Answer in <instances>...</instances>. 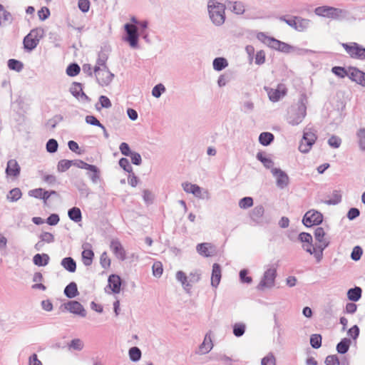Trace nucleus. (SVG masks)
I'll return each instance as SVG.
<instances>
[{
	"label": "nucleus",
	"instance_id": "nucleus-35",
	"mask_svg": "<svg viewBox=\"0 0 365 365\" xmlns=\"http://www.w3.org/2000/svg\"><path fill=\"white\" fill-rule=\"evenodd\" d=\"M256 158L261 162L267 169L274 168V161L269 157L266 156L263 152H258Z\"/></svg>",
	"mask_w": 365,
	"mask_h": 365
},
{
	"label": "nucleus",
	"instance_id": "nucleus-22",
	"mask_svg": "<svg viewBox=\"0 0 365 365\" xmlns=\"http://www.w3.org/2000/svg\"><path fill=\"white\" fill-rule=\"evenodd\" d=\"M222 277L221 267L217 263H214L212 265V274H211V285L217 288L220 282Z\"/></svg>",
	"mask_w": 365,
	"mask_h": 365
},
{
	"label": "nucleus",
	"instance_id": "nucleus-34",
	"mask_svg": "<svg viewBox=\"0 0 365 365\" xmlns=\"http://www.w3.org/2000/svg\"><path fill=\"white\" fill-rule=\"evenodd\" d=\"M175 278L178 282L181 283L185 290L187 291L192 287V284H190L188 282L187 276L184 272L181 270L178 271L175 274Z\"/></svg>",
	"mask_w": 365,
	"mask_h": 365
},
{
	"label": "nucleus",
	"instance_id": "nucleus-57",
	"mask_svg": "<svg viewBox=\"0 0 365 365\" xmlns=\"http://www.w3.org/2000/svg\"><path fill=\"white\" fill-rule=\"evenodd\" d=\"M328 145L334 148H338L341 144V139L335 135H331L327 141Z\"/></svg>",
	"mask_w": 365,
	"mask_h": 365
},
{
	"label": "nucleus",
	"instance_id": "nucleus-13",
	"mask_svg": "<svg viewBox=\"0 0 365 365\" xmlns=\"http://www.w3.org/2000/svg\"><path fill=\"white\" fill-rule=\"evenodd\" d=\"M271 173L276 179V185L279 189H284L289 183L288 175L280 168H272Z\"/></svg>",
	"mask_w": 365,
	"mask_h": 365
},
{
	"label": "nucleus",
	"instance_id": "nucleus-53",
	"mask_svg": "<svg viewBox=\"0 0 365 365\" xmlns=\"http://www.w3.org/2000/svg\"><path fill=\"white\" fill-rule=\"evenodd\" d=\"M249 271L247 269H242L240 271L239 277L241 283L250 284L252 282V278L248 276Z\"/></svg>",
	"mask_w": 365,
	"mask_h": 365
},
{
	"label": "nucleus",
	"instance_id": "nucleus-32",
	"mask_svg": "<svg viewBox=\"0 0 365 365\" xmlns=\"http://www.w3.org/2000/svg\"><path fill=\"white\" fill-rule=\"evenodd\" d=\"M297 24H296V31L299 32H304L307 31L311 25V20L307 19H304L301 16H297Z\"/></svg>",
	"mask_w": 365,
	"mask_h": 365
},
{
	"label": "nucleus",
	"instance_id": "nucleus-30",
	"mask_svg": "<svg viewBox=\"0 0 365 365\" xmlns=\"http://www.w3.org/2000/svg\"><path fill=\"white\" fill-rule=\"evenodd\" d=\"M87 173L88 177L93 184H97L101 180V170L95 165H93Z\"/></svg>",
	"mask_w": 365,
	"mask_h": 365
},
{
	"label": "nucleus",
	"instance_id": "nucleus-20",
	"mask_svg": "<svg viewBox=\"0 0 365 365\" xmlns=\"http://www.w3.org/2000/svg\"><path fill=\"white\" fill-rule=\"evenodd\" d=\"M21 168L18 162L14 159H11L7 162L6 168V174L7 176L17 177L19 175Z\"/></svg>",
	"mask_w": 365,
	"mask_h": 365
},
{
	"label": "nucleus",
	"instance_id": "nucleus-33",
	"mask_svg": "<svg viewBox=\"0 0 365 365\" xmlns=\"http://www.w3.org/2000/svg\"><path fill=\"white\" fill-rule=\"evenodd\" d=\"M264 212V209L262 205H257L255 207L250 213V217L255 222L259 223L261 220Z\"/></svg>",
	"mask_w": 365,
	"mask_h": 365
},
{
	"label": "nucleus",
	"instance_id": "nucleus-50",
	"mask_svg": "<svg viewBox=\"0 0 365 365\" xmlns=\"http://www.w3.org/2000/svg\"><path fill=\"white\" fill-rule=\"evenodd\" d=\"M73 163V160H61L58 161L57 165V170L59 173H63L66 172L67 170H68L71 165Z\"/></svg>",
	"mask_w": 365,
	"mask_h": 365
},
{
	"label": "nucleus",
	"instance_id": "nucleus-29",
	"mask_svg": "<svg viewBox=\"0 0 365 365\" xmlns=\"http://www.w3.org/2000/svg\"><path fill=\"white\" fill-rule=\"evenodd\" d=\"M64 294L69 299H73L78 295V287L76 282H70L64 289Z\"/></svg>",
	"mask_w": 365,
	"mask_h": 365
},
{
	"label": "nucleus",
	"instance_id": "nucleus-1",
	"mask_svg": "<svg viewBox=\"0 0 365 365\" xmlns=\"http://www.w3.org/2000/svg\"><path fill=\"white\" fill-rule=\"evenodd\" d=\"M257 38L271 48L284 53H295L299 55H303L308 52L307 49L291 46L285 42L277 40L274 37L268 36L263 32H259L257 35Z\"/></svg>",
	"mask_w": 365,
	"mask_h": 365
},
{
	"label": "nucleus",
	"instance_id": "nucleus-2",
	"mask_svg": "<svg viewBox=\"0 0 365 365\" xmlns=\"http://www.w3.org/2000/svg\"><path fill=\"white\" fill-rule=\"evenodd\" d=\"M307 97L302 94L297 104L292 106L287 112V120L292 125H298L307 115Z\"/></svg>",
	"mask_w": 365,
	"mask_h": 365
},
{
	"label": "nucleus",
	"instance_id": "nucleus-48",
	"mask_svg": "<svg viewBox=\"0 0 365 365\" xmlns=\"http://www.w3.org/2000/svg\"><path fill=\"white\" fill-rule=\"evenodd\" d=\"M66 71L68 76L74 77L80 73L81 68L77 63H71L67 66Z\"/></svg>",
	"mask_w": 365,
	"mask_h": 365
},
{
	"label": "nucleus",
	"instance_id": "nucleus-44",
	"mask_svg": "<svg viewBox=\"0 0 365 365\" xmlns=\"http://www.w3.org/2000/svg\"><path fill=\"white\" fill-rule=\"evenodd\" d=\"M7 66L10 70L21 72L24 68V63L16 59L11 58L7 61Z\"/></svg>",
	"mask_w": 365,
	"mask_h": 365
},
{
	"label": "nucleus",
	"instance_id": "nucleus-12",
	"mask_svg": "<svg viewBox=\"0 0 365 365\" xmlns=\"http://www.w3.org/2000/svg\"><path fill=\"white\" fill-rule=\"evenodd\" d=\"M61 308H63L64 310L81 317H85L86 316V311L83 306L76 300L68 301V302L63 304L61 306Z\"/></svg>",
	"mask_w": 365,
	"mask_h": 365
},
{
	"label": "nucleus",
	"instance_id": "nucleus-45",
	"mask_svg": "<svg viewBox=\"0 0 365 365\" xmlns=\"http://www.w3.org/2000/svg\"><path fill=\"white\" fill-rule=\"evenodd\" d=\"M246 330V325L242 322H237L232 326V332L236 337H241Z\"/></svg>",
	"mask_w": 365,
	"mask_h": 365
},
{
	"label": "nucleus",
	"instance_id": "nucleus-55",
	"mask_svg": "<svg viewBox=\"0 0 365 365\" xmlns=\"http://www.w3.org/2000/svg\"><path fill=\"white\" fill-rule=\"evenodd\" d=\"M46 150L48 153H54L57 151L58 148V142L56 139H49L46 145Z\"/></svg>",
	"mask_w": 365,
	"mask_h": 365
},
{
	"label": "nucleus",
	"instance_id": "nucleus-54",
	"mask_svg": "<svg viewBox=\"0 0 365 365\" xmlns=\"http://www.w3.org/2000/svg\"><path fill=\"white\" fill-rule=\"evenodd\" d=\"M322 336L318 334H312L310 336V344L314 349H319L322 346Z\"/></svg>",
	"mask_w": 365,
	"mask_h": 365
},
{
	"label": "nucleus",
	"instance_id": "nucleus-36",
	"mask_svg": "<svg viewBox=\"0 0 365 365\" xmlns=\"http://www.w3.org/2000/svg\"><path fill=\"white\" fill-rule=\"evenodd\" d=\"M274 140V135L269 132H262L259 135V142L264 146L269 145Z\"/></svg>",
	"mask_w": 365,
	"mask_h": 365
},
{
	"label": "nucleus",
	"instance_id": "nucleus-46",
	"mask_svg": "<svg viewBox=\"0 0 365 365\" xmlns=\"http://www.w3.org/2000/svg\"><path fill=\"white\" fill-rule=\"evenodd\" d=\"M233 78V74L232 72H225V73L220 75L217 80V84L219 87H223L226 86L227 83L230 82Z\"/></svg>",
	"mask_w": 365,
	"mask_h": 365
},
{
	"label": "nucleus",
	"instance_id": "nucleus-39",
	"mask_svg": "<svg viewBox=\"0 0 365 365\" xmlns=\"http://www.w3.org/2000/svg\"><path fill=\"white\" fill-rule=\"evenodd\" d=\"M351 339L349 338L342 339L336 345V351L339 354H346L350 347L351 345Z\"/></svg>",
	"mask_w": 365,
	"mask_h": 365
},
{
	"label": "nucleus",
	"instance_id": "nucleus-38",
	"mask_svg": "<svg viewBox=\"0 0 365 365\" xmlns=\"http://www.w3.org/2000/svg\"><path fill=\"white\" fill-rule=\"evenodd\" d=\"M227 6L236 14H242L245 12V6L241 1H228L227 3Z\"/></svg>",
	"mask_w": 365,
	"mask_h": 365
},
{
	"label": "nucleus",
	"instance_id": "nucleus-9",
	"mask_svg": "<svg viewBox=\"0 0 365 365\" xmlns=\"http://www.w3.org/2000/svg\"><path fill=\"white\" fill-rule=\"evenodd\" d=\"M314 13L319 16L339 19L341 17L343 11L340 9L332 6H322L317 7L314 9Z\"/></svg>",
	"mask_w": 365,
	"mask_h": 365
},
{
	"label": "nucleus",
	"instance_id": "nucleus-59",
	"mask_svg": "<svg viewBox=\"0 0 365 365\" xmlns=\"http://www.w3.org/2000/svg\"><path fill=\"white\" fill-rule=\"evenodd\" d=\"M165 91V87L162 83L155 85L152 90V95L155 98H160L161 95Z\"/></svg>",
	"mask_w": 365,
	"mask_h": 365
},
{
	"label": "nucleus",
	"instance_id": "nucleus-61",
	"mask_svg": "<svg viewBox=\"0 0 365 365\" xmlns=\"http://www.w3.org/2000/svg\"><path fill=\"white\" fill-rule=\"evenodd\" d=\"M107 60H108L107 54L103 51L99 52L98 57V59L96 61V65L95 66H100L101 68L107 67V66H106Z\"/></svg>",
	"mask_w": 365,
	"mask_h": 365
},
{
	"label": "nucleus",
	"instance_id": "nucleus-62",
	"mask_svg": "<svg viewBox=\"0 0 365 365\" xmlns=\"http://www.w3.org/2000/svg\"><path fill=\"white\" fill-rule=\"evenodd\" d=\"M119 165L121 168H123L125 172L128 173H131L133 172V168L130 164L129 160L125 158H121L119 160Z\"/></svg>",
	"mask_w": 365,
	"mask_h": 365
},
{
	"label": "nucleus",
	"instance_id": "nucleus-58",
	"mask_svg": "<svg viewBox=\"0 0 365 365\" xmlns=\"http://www.w3.org/2000/svg\"><path fill=\"white\" fill-rule=\"evenodd\" d=\"M44 243H53L55 241L54 235L48 232H43L38 236Z\"/></svg>",
	"mask_w": 365,
	"mask_h": 365
},
{
	"label": "nucleus",
	"instance_id": "nucleus-63",
	"mask_svg": "<svg viewBox=\"0 0 365 365\" xmlns=\"http://www.w3.org/2000/svg\"><path fill=\"white\" fill-rule=\"evenodd\" d=\"M276 365V359L272 353H269L261 360L260 365Z\"/></svg>",
	"mask_w": 365,
	"mask_h": 365
},
{
	"label": "nucleus",
	"instance_id": "nucleus-14",
	"mask_svg": "<svg viewBox=\"0 0 365 365\" xmlns=\"http://www.w3.org/2000/svg\"><path fill=\"white\" fill-rule=\"evenodd\" d=\"M110 248L119 260L124 261L126 259L125 250L118 240H112Z\"/></svg>",
	"mask_w": 365,
	"mask_h": 365
},
{
	"label": "nucleus",
	"instance_id": "nucleus-49",
	"mask_svg": "<svg viewBox=\"0 0 365 365\" xmlns=\"http://www.w3.org/2000/svg\"><path fill=\"white\" fill-rule=\"evenodd\" d=\"M21 190L18 187H15L9 191L6 198L10 202H16L21 198Z\"/></svg>",
	"mask_w": 365,
	"mask_h": 365
},
{
	"label": "nucleus",
	"instance_id": "nucleus-47",
	"mask_svg": "<svg viewBox=\"0 0 365 365\" xmlns=\"http://www.w3.org/2000/svg\"><path fill=\"white\" fill-rule=\"evenodd\" d=\"M130 359L133 362L138 361L141 358V351L137 346L131 347L128 351Z\"/></svg>",
	"mask_w": 365,
	"mask_h": 365
},
{
	"label": "nucleus",
	"instance_id": "nucleus-27",
	"mask_svg": "<svg viewBox=\"0 0 365 365\" xmlns=\"http://www.w3.org/2000/svg\"><path fill=\"white\" fill-rule=\"evenodd\" d=\"M61 265L69 272H75L76 270V262L71 257H66L62 259Z\"/></svg>",
	"mask_w": 365,
	"mask_h": 365
},
{
	"label": "nucleus",
	"instance_id": "nucleus-17",
	"mask_svg": "<svg viewBox=\"0 0 365 365\" xmlns=\"http://www.w3.org/2000/svg\"><path fill=\"white\" fill-rule=\"evenodd\" d=\"M197 253L205 257L212 256L215 252V247L211 243L202 242L196 247Z\"/></svg>",
	"mask_w": 365,
	"mask_h": 365
},
{
	"label": "nucleus",
	"instance_id": "nucleus-52",
	"mask_svg": "<svg viewBox=\"0 0 365 365\" xmlns=\"http://www.w3.org/2000/svg\"><path fill=\"white\" fill-rule=\"evenodd\" d=\"M331 72L339 78H344L345 76L349 77V69L346 70L341 66H334L331 68Z\"/></svg>",
	"mask_w": 365,
	"mask_h": 365
},
{
	"label": "nucleus",
	"instance_id": "nucleus-11",
	"mask_svg": "<svg viewBox=\"0 0 365 365\" xmlns=\"http://www.w3.org/2000/svg\"><path fill=\"white\" fill-rule=\"evenodd\" d=\"M124 29L127 34L125 41L129 43L130 47L133 48H138L139 40L138 28L127 23L124 25Z\"/></svg>",
	"mask_w": 365,
	"mask_h": 365
},
{
	"label": "nucleus",
	"instance_id": "nucleus-51",
	"mask_svg": "<svg viewBox=\"0 0 365 365\" xmlns=\"http://www.w3.org/2000/svg\"><path fill=\"white\" fill-rule=\"evenodd\" d=\"M341 201V194L339 190H334L331 197L325 202L327 205H337Z\"/></svg>",
	"mask_w": 365,
	"mask_h": 365
},
{
	"label": "nucleus",
	"instance_id": "nucleus-7",
	"mask_svg": "<svg viewBox=\"0 0 365 365\" xmlns=\"http://www.w3.org/2000/svg\"><path fill=\"white\" fill-rule=\"evenodd\" d=\"M93 71L97 82L101 86H108L114 78V74L109 71L108 67L95 66Z\"/></svg>",
	"mask_w": 365,
	"mask_h": 365
},
{
	"label": "nucleus",
	"instance_id": "nucleus-15",
	"mask_svg": "<svg viewBox=\"0 0 365 365\" xmlns=\"http://www.w3.org/2000/svg\"><path fill=\"white\" fill-rule=\"evenodd\" d=\"M82 248L83 249L81 253L83 262L84 265L90 266L94 258V252L91 249L92 246L90 243L86 242L82 245Z\"/></svg>",
	"mask_w": 365,
	"mask_h": 365
},
{
	"label": "nucleus",
	"instance_id": "nucleus-41",
	"mask_svg": "<svg viewBox=\"0 0 365 365\" xmlns=\"http://www.w3.org/2000/svg\"><path fill=\"white\" fill-rule=\"evenodd\" d=\"M325 365H348L349 362L345 357L341 361L336 355H329L325 359Z\"/></svg>",
	"mask_w": 365,
	"mask_h": 365
},
{
	"label": "nucleus",
	"instance_id": "nucleus-18",
	"mask_svg": "<svg viewBox=\"0 0 365 365\" xmlns=\"http://www.w3.org/2000/svg\"><path fill=\"white\" fill-rule=\"evenodd\" d=\"M182 186L185 192L192 193L195 197L200 199H205L202 189L199 185L190 182H184L182 184Z\"/></svg>",
	"mask_w": 365,
	"mask_h": 365
},
{
	"label": "nucleus",
	"instance_id": "nucleus-42",
	"mask_svg": "<svg viewBox=\"0 0 365 365\" xmlns=\"http://www.w3.org/2000/svg\"><path fill=\"white\" fill-rule=\"evenodd\" d=\"M356 137L360 150L365 152V128H359L356 133Z\"/></svg>",
	"mask_w": 365,
	"mask_h": 365
},
{
	"label": "nucleus",
	"instance_id": "nucleus-21",
	"mask_svg": "<svg viewBox=\"0 0 365 365\" xmlns=\"http://www.w3.org/2000/svg\"><path fill=\"white\" fill-rule=\"evenodd\" d=\"M70 91L71 94L76 98L81 97L82 99H84L86 101H90V98L83 91L82 83L78 82L73 83L71 87L70 88Z\"/></svg>",
	"mask_w": 365,
	"mask_h": 365
},
{
	"label": "nucleus",
	"instance_id": "nucleus-64",
	"mask_svg": "<svg viewBox=\"0 0 365 365\" xmlns=\"http://www.w3.org/2000/svg\"><path fill=\"white\" fill-rule=\"evenodd\" d=\"M363 254L362 248L360 246H355L351 253V258L354 261H358L361 257Z\"/></svg>",
	"mask_w": 365,
	"mask_h": 365
},
{
	"label": "nucleus",
	"instance_id": "nucleus-26",
	"mask_svg": "<svg viewBox=\"0 0 365 365\" xmlns=\"http://www.w3.org/2000/svg\"><path fill=\"white\" fill-rule=\"evenodd\" d=\"M286 90H280L279 86L276 89L271 88L267 91L269 98L272 102L279 101L281 98L286 95Z\"/></svg>",
	"mask_w": 365,
	"mask_h": 365
},
{
	"label": "nucleus",
	"instance_id": "nucleus-23",
	"mask_svg": "<svg viewBox=\"0 0 365 365\" xmlns=\"http://www.w3.org/2000/svg\"><path fill=\"white\" fill-rule=\"evenodd\" d=\"M108 286L114 294H118L120 292L122 281L121 278L118 275L115 274L110 275L108 277Z\"/></svg>",
	"mask_w": 365,
	"mask_h": 365
},
{
	"label": "nucleus",
	"instance_id": "nucleus-37",
	"mask_svg": "<svg viewBox=\"0 0 365 365\" xmlns=\"http://www.w3.org/2000/svg\"><path fill=\"white\" fill-rule=\"evenodd\" d=\"M212 66L214 70L221 71L228 66V61L224 57H217L212 61Z\"/></svg>",
	"mask_w": 365,
	"mask_h": 365
},
{
	"label": "nucleus",
	"instance_id": "nucleus-6",
	"mask_svg": "<svg viewBox=\"0 0 365 365\" xmlns=\"http://www.w3.org/2000/svg\"><path fill=\"white\" fill-rule=\"evenodd\" d=\"M317 139V135L312 132L310 129L306 128L304 130L303 136L299 145V150L302 153H309Z\"/></svg>",
	"mask_w": 365,
	"mask_h": 365
},
{
	"label": "nucleus",
	"instance_id": "nucleus-25",
	"mask_svg": "<svg viewBox=\"0 0 365 365\" xmlns=\"http://www.w3.org/2000/svg\"><path fill=\"white\" fill-rule=\"evenodd\" d=\"M29 195L37 199L43 200L44 203H46V201L49 199L48 190H45L41 187L29 190Z\"/></svg>",
	"mask_w": 365,
	"mask_h": 365
},
{
	"label": "nucleus",
	"instance_id": "nucleus-60",
	"mask_svg": "<svg viewBox=\"0 0 365 365\" xmlns=\"http://www.w3.org/2000/svg\"><path fill=\"white\" fill-rule=\"evenodd\" d=\"M314 235L316 241H317L318 242H322L323 240H327V238L324 237L326 234L324 228L322 227H317L314 230Z\"/></svg>",
	"mask_w": 365,
	"mask_h": 365
},
{
	"label": "nucleus",
	"instance_id": "nucleus-40",
	"mask_svg": "<svg viewBox=\"0 0 365 365\" xmlns=\"http://www.w3.org/2000/svg\"><path fill=\"white\" fill-rule=\"evenodd\" d=\"M68 216L71 220L75 222H79L82 220V213L80 208L73 207L68 211Z\"/></svg>",
	"mask_w": 365,
	"mask_h": 365
},
{
	"label": "nucleus",
	"instance_id": "nucleus-3",
	"mask_svg": "<svg viewBox=\"0 0 365 365\" xmlns=\"http://www.w3.org/2000/svg\"><path fill=\"white\" fill-rule=\"evenodd\" d=\"M225 5L216 1L215 0H209L207 2V9L210 19L215 26H221L225 21Z\"/></svg>",
	"mask_w": 365,
	"mask_h": 365
},
{
	"label": "nucleus",
	"instance_id": "nucleus-10",
	"mask_svg": "<svg viewBox=\"0 0 365 365\" xmlns=\"http://www.w3.org/2000/svg\"><path fill=\"white\" fill-rule=\"evenodd\" d=\"M323 221V215L315 210L307 211L303 217L302 223L307 227L319 225Z\"/></svg>",
	"mask_w": 365,
	"mask_h": 365
},
{
	"label": "nucleus",
	"instance_id": "nucleus-4",
	"mask_svg": "<svg viewBox=\"0 0 365 365\" xmlns=\"http://www.w3.org/2000/svg\"><path fill=\"white\" fill-rule=\"evenodd\" d=\"M43 36L44 30L42 28L31 29L23 39L24 49L27 52L32 51L37 47Z\"/></svg>",
	"mask_w": 365,
	"mask_h": 365
},
{
	"label": "nucleus",
	"instance_id": "nucleus-43",
	"mask_svg": "<svg viewBox=\"0 0 365 365\" xmlns=\"http://www.w3.org/2000/svg\"><path fill=\"white\" fill-rule=\"evenodd\" d=\"M76 187L78 189L81 196L88 197L91 193V190L83 180H78L75 183Z\"/></svg>",
	"mask_w": 365,
	"mask_h": 365
},
{
	"label": "nucleus",
	"instance_id": "nucleus-19",
	"mask_svg": "<svg viewBox=\"0 0 365 365\" xmlns=\"http://www.w3.org/2000/svg\"><path fill=\"white\" fill-rule=\"evenodd\" d=\"M211 331H209L205 336L202 343L199 346L197 354H205L208 353L213 347V344L211 339Z\"/></svg>",
	"mask_w": 365,
	"mask_h": 365
},
{
	"label": "nucleus",
	"instance_id": "nucleus-5",
	"mask_svg": "<svg viewBox=\"0 0 365 365\" xmlns=\"http://www.w3.org/2000/svg\"><path fill=\"white\" fill-rule=\"evenodd\" d=\"M341 46L351 58L365 60V48L359 43L356 42L342 43Z\"/></svg>",
	"mask_w": 365,
	"mask_h": 365
},
{
	"label": "nucleus",
	"instance_id": "nucleus-16",
	"mask_svg": "<svg viewBox=\"0 0 365 365\" xmlns=\"http://www.w3.org/2000/svg\"><path fill=\"white\" fill-rule=\"evenodd\" d=\"M349 78L356 83L365 87V73L357 68L350 67Z\"/></svg>",
	"mask_w": 365,
	"mask_h": 365
},
{
	"label": "nucleus",
	"instance_id": "nucleus-31",
	"mask_svg": "<svg viewBox=\"0 0 365 365\" xmlns=\"http://www.w3.org/2000/svg\"><path fill=\"white\" fill-rule=\"evenodd\" d=\"M361 288L359 287H354V288H351L347 291V298L349 300L356 302L361 299Z\"/></svg>",
	"mask_w": 365,
	"mask_h": 365
},
{
	"label": "nucleus",
	"instance_id": "nucleus-28",
	"mask_svg": "<svg viewBox=\"0 0 365 365\" xmlns=\"http://www.w3.org/2000/svg\"><path fill=\"white\" fill-rule=\"evenodd\" d=\"M50 260L48 255L46 253L36 254L33 257V263L38 267L46 266Z\"/></svg>",
	"mask_w": 365,
	"mask_h": 365
},
{
	"label": "nucleus",
	"instance_id": "nucleus-56",
	"mask_svg": "<svg viewBox=\"0 0 365 365\" xmlns=\"http://www.w3.org/2000/svg\"><path fill=\"white\" fill-rule=\"evenodd\" d=\"M253 205V198L251 197H244L239 201V207L241 209H247Z\"/></svg>",
	"mask_w": 365,
	"mask_h": 365
},
{
	"label": "nucleus",
	"instance_id": "nucleus-8",
	"mask_svg": "<svg viewBox=\"0 0 365 365\" xmlns=\"http://www.w3.org/2000/svg\"><path fill=\"white\" fill-rule=\"evenodd\" d=\"M277 277V269L275 268H269L264 274L257 285V288L259 290H262L264 288H272L274 286L275 279Z\"/></svg>",
	"mask_w": 365,
	"mask_h": 365
},
{
	"label": "nucleus",
	"instance_id": "nucleus-24",
	"mask_svg": "<svg viewBox=\"0 0 365 365\" xmlns=\"http://www.w3.org/2000/svg\"><path fill=\"white\" fill-rule=\"evenodd\" d=\"M63 349L66 348L68 351H81L84 347L83 341L78 338L73 339L71 341L67 342L65 345L61 346Z\"/></svg>",
	"mask_w": 365,
	"mask_h": 365
}]
</instances>
